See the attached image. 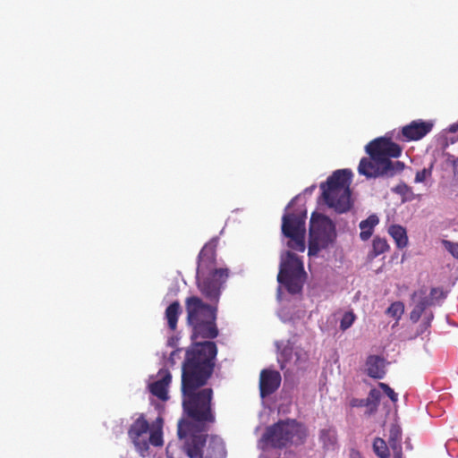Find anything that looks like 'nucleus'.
<instances>
[{"label": "nucleus", "mask_w": 458, "mask_h": 458, "mask_svg": "<svg viewBox=\"0 0 458 458\" xmlns=\"http://www.w3.org/2000/svg\"><path fill=\"white\" fill-rule=\"evenodd\" d=\"M217 354L216 344L211 341L199 342L188 348L182 364V409L189 420L178 422V437L205 431L207 423H214L212 409L213 390L201 388L211 377Z\"/></svg>", "instance_id": "obj_1"}, {"label": "nucleus", "mask_w": 458, "mask_h": 458, "mask_svg": "<svg viewBox=\"0 0 458 458\" xmlns=\"http://www.w3.org/2000/svg\"><path fill=\"white\" fill-rule=\"evenodd\" d=\"M217 240L211 239L201 249L198 257L197 285L202 295L216 305L221 290L229 276L227 268H216Z\"/></svg>", "instance_id": "obj_2"}, {"label": "nucleus", "mask_w": 458, "mask_h": 458, "mask_svg": "<svg viewBox=\"0 0 458 458\" xmlns=\"http://www.w3.org/2000/svg\"><path fill=\"white\" fill-rule=\"evenodd\" d=\"M187 322L192 329V344H197L198 339H214L218 335L216 324V306L205 303L199 297L191 296L185 300Z\"/></svg>", "instance_id": "obj_3"}, {"label": "nucleus", "mask_w": 458, "mask_h": 458, "mask_svg": "<svg viewBox=\"0 0 458 458\" xmlns=\"http://www.w3.org/2000/svg\"><path fill=\"white\" fill-rule=\"evenodd\" d=\"M352 178L350 169H339L320 184L325 203L339 214L346 213L352 207L350 189Z\"/></svg>", "instance_id": "obj_4"}, {"label": "nucleus", "mask_w": 458, "mask_h": 458, "mask_svg": "<svg viewBox=\"0 0 458 458\" xmlns=\"http://www.w3.org/2000/svg\"><path fill=\"white\" fill-rule=\"evenodd\" d=\"M307 437V430L296 420H280L267 428L262 441L267 447L282 449L289 445H301Z\"/></svg>", "instance_id": "obj_5"}, {"label": "nucleus", "mask_w": 458, "mask_h": 458, "mask_svg": "<svg viewBox=\"0 0 458 458\" xmlns=\"http://www.w3.org/2000/svg\"><path fill=\"white\" fill-rule=\"evenodd\" d=\"M183 450L189 458H225L226 451L224 442L211 437L207 445V435L194 432L185 437Z\"/></svg>", "instance_id": "obj_6"}, {"label": "nucleus", "mask_w": 458, "mask_h": 458, "mask_svg": "<svg viewBox=\"0 0 458 458\" xmlns=\"http://www.w3.org/2000/svg\"><path fill=\"white\" fill-rule=\"evenodd\" d=\"M336 238L335 225L322 214L313 213L310 221L309 255H316L327 248Z\"/></svg>", "instance_id": "obj_7"}, {"label": "nucleus", "mask_w": 458, "mask_h": 458, "mask_svg": "<svg viewBox=\"0 0 458 458\" xmlns=\"http://www.w3.org/2000/svg\"><path fill=\"white\" fill-rule=\"evenodd\" d=\"M305 275L301 259L296 254L287 251L280 263L278 283L284 285L290 293L295 294L301 291Z\"/></svg>", "instance_id": "obj_8"}, {"label": "nucleus", "mask_w": 458, "mask_h": 458, "mask_svg": "<svg viewBox=\"0 0 458 458\" xmlns=\"http://www.w3.org/2000/svg\"><path fill=\"white\" fill-rule=\"evenodd\" d=\"M305 212L286 213L282 217V233L289 238L288 247L303 252L305 250Z\"/></svg>", "instance_id": "obj_9"}, {"label": "nucleus", "mask_w": 458, "mask_h": 458, "mask_svg": "<svg viewBox=\"0 0 458 458\" xmlns=\"http://www.w3.org/2000/svg\"><path fill=\"white\" fill-rule=\"evenodd\" d=\"M404 164L401 161L382 163L369 157L360 159L358 172L367 178H377L380 176L392 177L396 173L402 172Z\"/></svg>", "instance_id": "obj_10"}, {"label": "nucleus", "mask_w": 458, "mask_h": 458, "mask_svg": "<svg viewBox=\"0 0 458 458\" xmlns=\"http://www.w3.org/2000/svg\"><path fill=\"white\" fill-rule=\"evenodd\" d=\"M369 156L380 162H392L390 157H398L402 153V148L390 139L384 137L371 140L366 146Z\"/></svg>", "instance_id": "obj_11"}, {"label": "nucleus", "mask_w": 458, "mask_h": 458, "mask_svg": "<svg viewBox=\"0 0 458 458\" xmlns=\"http://www.w3.org/2000/svg\"><path fill=\"white\" fill-rule=\"evenodd\" d=\"M148 430L149 423L144 414H140L128 429V436L141 457H146L148 454V442L143 437V435L147 434Z\"/></svg>", "instance_id": "obj_12"}, {"label": "nucleus", "mask_w": 458, "mask_h": 458, "mask_svg": "<svg viewBox=\"0 0 458 458\" xmlns=\"http://www.w3.org/2000/svg\"><path fill=\"white\" fill-rule=\"evenodd\" d=\"M434 123L431 121L414 120L402 128V135L407 140H420L429 133Z\"/></svg>", "instance_id": "obj_13"}, {"label": "nucleus", "mask_w": 458, "mask_h": 458, "mask_svg": "<svg viewBox=\"0 0 458 458\" xmlns=\"http://www.w3.org/2000/svg\"><path fill=\"white\" fill-rule=\"evenodd\" d=\"M281 375L278 371L263 369L259 376V391L261 397H267L275 393L280 386Z\"/></svg>", "instance_id": "obj_14"}, {"label": "nucleus", "mask_w": 458, "mask_h": 458, "mask_svg": "<svg viewBox=\"0 0 458 458\" xmlns=\"http://www.w3.org/2000/svg\"><path fill=\"white\" fill-rule=\"evenodd\" d=\"M172 380V375L167 369L158 371V379L149 385L150 393L162 401L168 399V386Z\"/></svg>", "instance_id": "obj_15"}, {"label": "nucleus", "mask_w": 458, "mask_h": 458, "mask_svg": "<svg viewBox=\"0 0 458 458\" xmlns=\"http://www.w3.org/2000/svg\"><path fill=\"white\" fill-rule=\"evenodd\" d=\"M367 374L373 378H383L385 377L384 360L377 355H369L366 360Z\"/></svg>", "instance_id": "obj_16"}, {"label": "nucleus", "mask_w": 458, "mask_h": 458, "mask_svg": "<svg viewBox=\"0 0 458 458\" xmlns=\"http://www.w3.org/2000/svg\"><path fill=\"white\" fill-rule=\"evenodd\" d=\"M418 294L420 295V300L417 301L414 308L410 313V319L413 323H417L420 320L422 313L425 311L427 307L433 305V302L430 301V300L426 296L425 290H420L419 293L415 292L412 294V298L414 299Z\"/></svg>", "instance_id": "obj_17"}, {"label": "nucleus", "mask_w": 458, "mask_h": 458, "mask_svg": "<svg viewBox=\"0 0 458 458\" xmlns=\"http://www.w3.org/2000/svg\"><path fill=\"white\" fill-rule=\"evenodd\" d=\"M181 314V305L178 301L172 302L165 310V317L170 330L174 331Z\"/></svg>", "instance_id": "obj_18"}, {"label": "nucleus", "mask_w": 458, "mask_h": 458, "mask_svg": "<svg viewBox=\"0 0 458 458\" xmlns=\"http://www.w3.org/2000/svg\"><path fill=\"white\" fill-rule=\"evenodd\" d=\"M379 219L376 215L369 216L367 219L360 223V237L362 241L369 240L372 233L374 227L378 224Z\"/></svg>", "instance_id": "obj_19"}, {"label": "nucleus", "mask_w": 458, "mask_h": 458, "mask_svg": "<svg viewBox=\"0 0 458 458\" xmlns=\"http://www.w3.org/2000/svg\"><path fill=\"white\" fill-rule=\"evenodd\" d=\"M388 233L394 240L397 248L403 249L407 246L408 237L404 227L399 225H393L389 227Z\"/></svg>", "instance_id": "obj_20"}, {"label": "nucleus", "mask_w": 458, "mask_h": 458, "mask_svg": "<svg viewBox=\"0 0 458 458\" xmlns=\"http://www.w3.org/2000/svg\"><path fill=\"white\" fill-rule=\"evenodd\" d=\"M389 250V245L385 238L376 236L372 242V250L369 252L370 258H376Z\"/></svg>", "instance_id": "obj_21"}, {"label": "nucleus", "mask_w": 458, "mask_h": 458, "mask_svg": "<svg viewBox=\"0 0 458 458\" xmlns=\"http://www.w3.org/2000/svg\"><path fill=\"white\" fill-rule=\"evenodd\" d=\"M319 439L325 447H330L336 443V431L330 427L320 430Z\"/></svg>", "instance_id": "obj_22"}, {"label": "nucleus", "mask_w": 458, "mask_h": 458, "mask_svg": "<svg viewBox=\"0 0 458 458\" xmlns=\"http://www.w3.org/2000/svg\"><path fill=\"white\" fill-rule=\"evenodd\" d=\"M373 450L375 454L380 458L389 457V449L386 445V443L384 439L380 437L375 438L373 442Z\"/></svg>", "instance_id": "obj_23"}, {"label": "nucleus", "mask_w": 458, "mask_h": 458, "mask_svg": "<svg viewBox=\"0 0 458 458\" xmlns=\"http://www.w3.org/2000/svg\"><path fill=\"white\" fill-rule=\"evenodd\" d=\"M386 314L399 320L404 312V305L402 301L393 302L386 310Z\"/></svg>", "instance_id": "obj_24"}, {"label": "nucleus", "mask_w": 458, "mask_h": 458, "mask_svg": "<svg viewBox=\"0 0 458 458\" xmlns=\"http://www.w3.org/2000/svg\"><path fill=\"white\" fill-rule=\"evenodd\" d=\"M356 319V315L353 311H346L340 321V329L345 331L350 328Z\"/></svg>", "instance_id": "obj_25"}, {"label": "nucleus", "mask_w": 458, "mask_h": 458, "mask_svg": "<svg viewBox=\"0 0 458 458\" xmlns=\"http://www.w3.org/2000/svg\"><path fill=\"white\" fill-rule=\"evenodd\" d=\"M432 169L433 165H430L428 167H424L423 169L418 171L416 173L414 182L416 183L425 182L432 176Z\"/></svg>", "instance_id": "obj_26"}, {"label": "nucleus", "mask_w": 458, "mask_h": 458, "mask_svg": "<svg viewBox=\"0 0 458 458\" xmlns=\"http://www.w3.org/2000/svg\"><path fill=\"white\" fill-rule=\"evenodd\" d=\"M388 443L393 452L397 451V448L402 450L401 436L397 429L391 430Z\"/></svg>", "instance_id": "obj_27"}, {"label": "nucleus", "mask_w": 458, "mask_h": 458, "mask_svg": "<svg viewBox=\"0 0 458 458\" xmlns=\"http://www.w3.org/2000/svg\"><path fill=\"white\" fill-rule=\"evenodd\" d=\"M293 355V348L286 346L284 347L278 357V362L280 363V369L283 370L285 368L286 363L291 360Z\"/></svg>", "instance_id": "obj_28"}, {"label": "nucleus", "mask_w": 458, "mask_h": 458, "mask_svg": "<svg viewBox=\"0 0 458 458\" xmlns=\"http://www.w3.org/2000/svg\"><path fill=\"white\" fill-rule=\"evenodd\" d=\"M148 444L150 443L154 446L163 445V436L161 428H156L150 432Z\"/></svg>", "instance_id": "obj_29"}, {"label": "nucleus", "mask_w": 458, "mask_h": 458, "mask_svg": "<svg viewBox=\"0 0 458 458\" xmlns=\"http://www.w3.org/2000/svg\"><path fill=\"white\" fill-rule=\"evenodd\" d=\"M446 297L445 293L441 288L434 287L430 290V301L433 302V304L436 301H439L441 300H444Z\"/></svg>", "instance_id": "obj_30"}, {"label": "nucleus", "mask_w": 458, "mask_h": 458, "mask_svg": "<svg viewBox=\"0 0 458 458\" xmlns=\"http://www.w3.org/2000/svg\"><path fill=\"white\" fill-rule=\"evenodd\" d=\"M379 387L384 391V393L390 398V400L394 403H396L398 400L397 394L386 383H379Z\"/></svg>", "instance_id": "obj_31"}, {"label": "nucleus", "mask_w": 458, "mask_h": 458, "mask_svg": "<svg viewBox=\"0 0 458 458\" xmlns=\"http://www.w3.org/2000/svg\"><path fill=\"white\" fill-rule=\"evenodd\" d=\"M445 248L455 258L458 259V243L453 242L448 240H443L442 242Z\"/></svg>", "instance_id": "obj_32"}, {"label": "nucleus", "mask_w": 458, "mask_h": 458, "mask_svg": "<svg viewBox=\"0 0 458 458\" xmlns=\"http://www.w3.org/2000/svg\"><path fill=\"white\" fill-rule=\"evenodd\" d=\"M369 403V399H357L353 398L350 402V405L352 407H363L367 406Z\"/></svg>", "instance_id": "obj_33"}, {"label": "nucleus", "mask_w": 458, "mask_h": 458, "mask_svg": "<svg viewBox=\"0 0 458 458\" xmlns=\"http://www.w3.org/2000/svg\"><path fill=\"white\" fill-rule=\"evenodd\" d=\"M182 352V349H176L174 351L172 352L171 353V356H170V360L171 362L174 364V357L179 355V353Z\"/></svg>", "instance_id": "obj_34"}, {"label": "nucleus", "mask_w": 458, "mask_h": 458, "mask_svg": "<svg viewBox=\"0 0 458 458\" xmlns=\"http://www.w3.org/2000/svg\"><path fill=\"white\" fill-rule=\"evenodd\" d=\"M393 458H403V450L397 448V451L393 452Z\"/></svg>", "instance_id": "obj_35"}, {"label": "nucleus", "mask_w": 458, "mask_h": 458, "mask_svg": "<svg viewBox=\"0 0 458 458\" xmlns=\"http://www.w3.org/2000/svg\"><path fill=\"white\" fill-rule=\"evenodd\" d=\"M377 395H378V393L375 389L370 390V392H369V396L370 397L377 398Z\"/></svg>", "instance_id": "obj_36"}, {"label": "nucleus", "mask_w": 458, "mask_h": 458, "mask_svg": "<svg viewBox=\"0 0 458 458\" xmlns=\"http://www.w3.org/2000/svg\"><path fill=\"white\" fill-rule=\"evenodd\" d=\"M351 458H361L360 454L359 452H352L351 454Z\"/></svg>", "instance_id": "obj_37"}, {"label": "nucleus", "mask_w": 458, "mask_h": 458, "mask_svg": "<svg viewBox=\"0 0 458 458\" xmlns=\"http://www.w3.org/2000/svg\"><path fill=\"white\" fill-rule=\"evenodd\" d=\"M456 130H457V126H456V125H454H454H452V126H451V128H450V131H454H454H456Z\"/></svg>", "instance_id": "obj_38"}, {"label": "nucleus", "mask_w": 458, "mask_h": 458, "mask_svg": "<svg viewBox=\"0 0 458 458\" xmlns=\"http://www.w3.org/2000/svg\"><path fill=\"white\" fill-rule=\"evenodd\" d=\"M403 188H405L406 190H409V187L407 185H403Z\"/></svg>", "instance_id": "obj_39"}, {"label": "nucleus", "mask_w": 458, "mask_h": 458, "mask_svg": "<svg viewBox=\"0 0 458 458\" xmlns=\"http://www.w3.org/2000/svg\"><path fill=\"white\" fill-rule=\"evenodd\" d=\"M456 165V167L458 168V158H457V161H456V165Z\"/></svg>", "instance_id": "obj_40"}]
</instances>
